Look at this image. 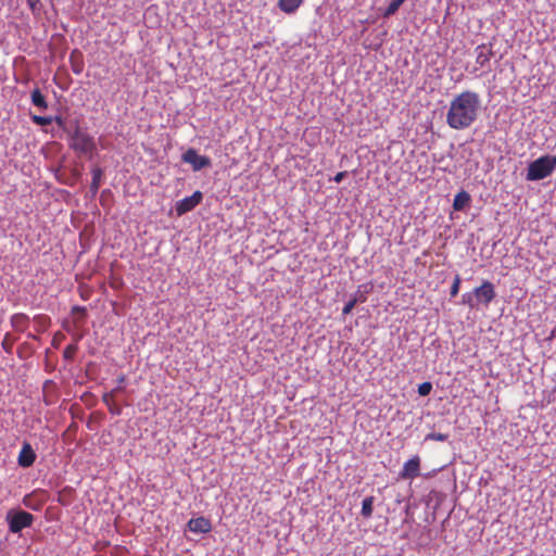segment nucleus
Returning a JSON list of instances; mask_svg holds the SVG:
<instances>
[{"label": "nucleus", "instance_id": "1a4fd4ad", "mask_svg": "<svg viewBox=\"0 0 556 556\" xmlns=\"http://www.w3.org/2000/svg\"><path fill=\"white\" fill-rule=\"evenodd\" d=\"M36 460V454L29 443H24L18 454V465L21 467H30Z\"/></svg>", "mask_w": 556, "mask_h": 556}, {"label": "nucleus", "instance_id": "5701e85b", "mask_svg": "<svg viewBox=\"0 0 556 556\" xmlns=\"http://www.w3.org/2000/svg\"><path fill=\"white\" fill-rule=\"evenodd\" d=\"M403 4L402 1L400 0H392L390 2V4L388 5V8L386 9L384 13H383V16L384 17H389L393 14L396 13V11L399 10V8Z\"/></svg>", "mask_w": 556, "mask_h": 556}, {"label": "nucleus", "instance_id": "a211bd4d", "mask_svg": "<svg viewBox=\"0 0 556 556\" xmlns=\"http://www.w3.org/2000/svg\"><path fill=\"white\" fill-rule=\"evenodd\" d=\"M91 174H92V181L90 185V190L92 191V193H97L101 186L103 170L99 166H94L91 169Z\"/></svg>", "mask_w": 556, "mask_h": 556}, {"label": "nucleus", "instance_id": "6e6552de", "mask_svg": "<svg viewBox=\"0 0 556 556\" xmlns=\"http://www.w3.org/2000/svg\"><path fill=\"white\" fill-rule=\"evenodd\" d=\"M420 470V458L419 456H413L404 463L403 468L400 472L401 479H414L419 476Z\"/></svg>", "mask_w": 556, "mask_h": 556}, {"label": "nucleus", "instance_id": "f3484780", "mask_svg": "<svg viewBox=\"0 0 556 556\" xmlns=\"http://www.w3.org/2000/svg\"><path fill=\"white\" fill-rule=\"evenodd\" d=\"M30 98H31V102L35 106H37L41 110L48 109V102H47L45 96L41 93L40 89H38V88L34 89L31 91Z\"/></svg>", "mask_w": 556, "mask_h": 556}, {"label": "nucleus", "instance_id": "c85d7f7f", "mask_svg": "<svg viewBox=\"0 0 556 556\" xmlns=\"http://www.w3.org/2000/svg\"><path fill=\"white\" fill-rule=\"evenodd\" d=\"M358 299L357 298H353L351 299L350 301H348L345 303V305L343 306V309H342V314L343 315H348L352 312V309L355 307L356 303H357Z\"/></svg>", "mask_w": 556, "mask_h": 556}, {"label": "nucleus", "instance_id": "0eeeda50", "mask_svg": "<svg viewBox=\"0 0 556 556\" xmlns=\"http://www.w3.org/2000/svg\"><path fill=\"white\" fill-rule=\"evenodd\" d=\"M476 300L479 304L488 306L495 298L494 285L490 281H483V283L473 289Z\"/></svg>", "mask_w": 556, "mask_h": 556}, {"label": "nucleus", "instance_id": "bb28decb", "mask_svg": "<svg viewBox=\"0 0 556 556\" xmlns=\"http://www.w3.org/2000/svg\"><path fill=\"white\" fill-rule=\"evenodd\" d=\"M460 283H462V279H460V276L459 275H456L455 278H454V281L451 286V291H450V294L452 298L456 296L459 292V288H460Z\"/></svg>", "mask_w": 556, "mask_h": 556}, {"label": "nucleus", "instance_id": "f03ea898", "mask_svg": "<svg viewBox=\"0 0 556 556\" xmlns=\"http://www.w3.org/2000/svg\"><path fill=\"white\" fill-rule=\"evenodd\" d=\"M556 168V156L542 155L531 162L527 170V180L536 181L552 175Z\"/></svg>", "mask_w": 556, "mask_h": 556}, {"label": "nucleus", "instance_id": "20e7f679", "mask_svg": "<svg viewBox=\"0 0 556 556\" xmlns=\"http://www.w3.org/2000/svg\"><path fill=\"white\" fill-rule=\"evenodd\" d=\"M9 530L12 533H18L23 529L28 528L34 522V516L25 510H18L14 514L9 513L7 516Z\"/></svg>", "mask_w": 556, "mask_h": 556}, {"label": "nucleus", "instance_id": "7ed1b4c3", "mask_svg": "<svg viewBox=\"0 0 556 556\" xmlns=\"http://www.w3.org/2000/svg\"><path fill=\"white\" fill-rule=\"evenodd\" d=\"M70 147L81 155L92 154L96 150L93 138L85 130L76 126L75 130L71 134Z\"/></svg>", "mask_w": 556, "mask_h": 556}, {"label": "nucleus", "instance_id": "f257e3e1", "mask_svg": "<svg viewBox=\"0 0 556 556\" xmlns=\"http://www.w3.org/2000/svg\"><path fill=\"white\" fill-rule=\"evenodd\" d=\"M480 109L481 99L479 93L472 90H464L451 100L446 112V124L454 130L469 128L478 118Z\"/></svg>", "mask_w": 556, "mask_h": 556}, {"label": "nucleus", "instance_id": "2eb2a0df", "mask_svg": "<svg viewBox=\"0 0 556 556\" xmlns=\"http://www.w3.org/2000/svg\"><path fill=\"white\" fill-rule=\"evenodd\" d=\"M70 62H71L72 71L75 74L78 75L83 72L84 63L81 61V53L78 50L72 51V53L70 55Z\"/></svg>", "mask_w": 556, "mask_h": 556}, {"label": "nucleus", "instance_id": "9b49d317", "mask_svg": "<svg viewBox=\"0 0 556 556\" xmlns=\"http://www.w3.org/2000/svg\"><path fill=\"white\" fill-rule=\"evenodd\" d=\"M11 326L15 331L24 332L29 326V317L24 313H16L11 317Z\"/></svg>", "mask_w": 556, "mask_h": 556}, {"label": "nucleus", "instance_id": "dca6fc26", "mask_svg": "<svg viewBox=\"0 0 556 556\" xmlns=\"http://www.w3.org/2000/svg\"><path fill=\"white\" fill-rule=\"evenodd\" d=\"M470 202V195L466 191L458 192L453 200V208L462 211Z\"/></svg>", "mask_w": 556, "mask_h": 556}, {"label": "nucleus", "instance_id": "ddd939ff", "mask_svg": "<svg viewBox=\"0 0 556 556\" xmlns=\"http://www.w3.org/2000/svg\"><path fill=\"white\" fill-rule=\"evenodd\" d=\"M476 63L481 67L485 66L493 55L492 49L486 48L484 45L478 46L476 48Z\"/></svg>", "mask_w": 556, "mask_h": 556}, {"label": "nucleus", "instance_id": "f8f14e48", "mask_svg": "<svg viewBox=\"0 0 556 556\" xmlns=\"http://www.w3.org/2000/svg\"><path fill=\"white\" fill-rule=\"evenodd\" d=\"M121 389H122L121 387H116L111 392L104 393L102 396L103 403L108 406L110 413H112L114 415H119L122 412L121 407L117 406L113 401L114 396L116 395L117 392H119Z\"/></svg>", "mask_w": 556, "mask_h": 556}, {"label": "nucleus", "instance_id": "6ab92c4d", "mask_svg": "<svg viewBox=\"0 0 556 556\" xmlns=\"http://www.w3.org/2000/svg\"><path fill=\"white\" fill-rule=\"evenodd\" d=\"M374 501H375L374 496H368L363 500L362 510H361V514L363 517H365V518L371 517L372 510H374Z\"/></svg>", "mask_w": 556, "mask_h": 556}, {"label": "nucleus", "instance_id": "423d86ee", "mask_svg": "<svg viewBox=\"0 0 556 556\" xmlns=\"http://www.w3.org/2000/svg\"><path fill=\"white\" fill-rule=\"evenodd\" d=\"M203 194L201 191H194L190 197H186L176 203V213L181 216L192 211L197 205L201 203Z\"/></svg>", "mask_w": 556, "mask_h": 556}, {"label": "nucleus", "instance_id": "a878e982", "mask_svg": "<svg viewBox=\"0 0 556 556\" xmlns=\"http://www.w3.org/2000/svg\"><path fill=\"white\" fill-rule=\"evenodd\" d=\"M77 350L78 348L76 344H68L63 351V357L67 361H72L75 357Z\"/></svg>", "mask_w": 556, "mask_h": 556}, {"label": "nucleus", "instance_id": "b1692460", "mask_svg": "<svg viewBox=\"0 0 556 556\" xmlns=\"http://www.w3.org/2000/svg\"><path fill=\"white\" fill-rule=\"evenodd\" d=\"M31 121L39 126L50 125L53 122V116H39L33 115Z\"/></svg>", "mask_w": 556, "mask_h": 556}, {"label": "nucleus", "instance_id": "473e14b6", "mask_svg": "<svg viewBox=\"0 0 556 556\" xmlns=\"http://www.w3.org/2000/svg\"><path fill=\"white\" fill-rule=\"evenodd\" d=\"M63 338H64V336L61 332L55 333L54 337H53V340H52V344L54 346H58L60 340L63 339Z\"/></svg>", "mask_w": 556, "mask_h": 556}, {"label": "nucleus", "instance_id": "72a5a7b5", "mask_svg": "<svg viewBox=\"0 0 556 556\" xmlns=\"http://www.w3.org/2000/svg\"><path fill=\"white\" fill-rule=\"evenodd\" d=\"M125 380H126V378H125V376H124V375H121V376L118 377V379H117V382H118V386H117V387H121V388H122V389L119 390V392L124 390L123 383L125 382Z\"/></svg>", "mask_w": 556, "mask_h": 556}, {"label": "nucleus", "instance_id": "39448f33", "mask_svg": "<svg viewBox=\"0 0 556 556\" xmlns=\"http://www.w3.org/2000/svg\"><path fill=\"white\" fill-rule=\"evenodd\" d=\"M182 161L192 166L193 170H200L202 168L211 166V160L208 156L200 155L194 149H188L182 154Z\"/></svg>", "mask_w": 556, "mask_h": 556}, {"label": "nucleus", "instance_id": "412c9836", "mask_svg": "<svg viewBox=\"0 0 556 556\" xmlns=\"http://www.w3.org/2000/svg\"><path fill=\"white\" fill-rule=\"evenodd\" d=\"M462 303L468 306L469 308H476L479 305V303L476 300V294L473 291L464 293L462 295Z\"/></svg>", "mask_w": 556, "mask_h": 556}, {"label": "nucleus", "instance_id": "4be33fe9", "mask_svg": "<svg viewBox=\"0 0 556 556\" xmlns=\"http://www.w3.org/2000/svg\"><path fill=\"white\" fill-rule=\"evenodd\" d=\"M72 313H73V315H76V317L74 318V323L76 325H79L85 319V317L87 315V309L84 306L76 305L72 308Z\"/></svg>", "mask_w": 556, "mask_h": 556}, {"label": "nucleus", "instance_id": "2f4dec72", "mask_svg": "<svg viewBox=\"0 0 556 556\" xmlns=\"http://www.w3.org/2000/svg\"><path fill=\"white\" fill-rule=\"evenodd\" d=\"M346 173L345 172H339L336 174V176L333 177V181L339 184L343 180V178L345 177Z\"/></svg>", "mask_w": 556, "mask_h": 556}, {"label": "nucleus", "instance_id": "aec40b11", "mask_svg": "<svg viewBox=\"0 0 556 556\" xmlns=\"http://www.w3.org/2000/svg\"><path fill=\"white\" fill-rule=\"evenodd\" d=\"M34 323L37 327L38 331H45L51 324L50 317L47 315H36L34 317Z\"/></svg>", "mask_w": 556, "mask_h": 556}, {"label": "nucleus", "instance_id": "7c9ffc66", "mask_svg": "<svg viewBox=\"0 0 556 556\" xmlns=\"http://www.w3.org/2000/svg\"><path fill=\"white\" fill-rule=\"evenodd\" d=\"M53 122L63 130H66V123L62 116H54Z\"/></svg>", "mask_w": 556, "mask_h": 556}, {"label": "nucleus", "instance_id": "4468645a", "mask_svg": "<svg viewBox=\"0 0 556 556\" xmlns=\"http://www.w3.org/2000/svg\"><path fill=\"white\" fill-rule=\"evenodd\" d=\"M304 0H278V8L287 13H294L303 3Z\"/></svg>", "mask_w": 556, "mask_h": 556}, {"label": "nucleus", "instance_id": "c756f323", "mask_svg": "<svg viewBox=\"0 0 556 556\" xmlns=\"http://www.w3.org/2000/svg\"><path fill=\"white\" fill-rule=\"evenodd\" d=\"M448 438L447 434L445 433H435V432H432V433H429L427 437H426V440H433V441H440V442H443V441H446Z\"/></svg>", "mask_w": 556, "mask_h": 556}, {"label": "nucleus", "instance_id": "9d476101", "mask_svg": "<svg viewBox=\"0 0 556 556\" xmlns=\"http://www.w3.org/2000/svg\"><path fill=\"white\" fill-rule=\"evenodd\" d=\"M187 526L194 533H208L212 530L211 521L205 517L192 518Z\"/></svg>", "mask_w": 556, "mask_h": 556}, {"label": "nucleus", "instance_id": "393cba45", "mask_svg": "<svg viewBox=\"0 0 556 556\" xmlns=\"http://www.w3.org/2000/svg\"><path fill=\"white\" fill-rule=\"evenodd\" d=\"M14 342L15 339L10 333H5L1 344L5 352L11 353Z\"/></svg>", "mask_w": 556, "mask_h": 556}, {"label": "nucleus", "instance_id": "cd10ccee", "mask_svg": "<svg viewBox=\"0 0 556 556\" xmlns=\"http://www.w3.org/2000/svg\"><path fill=\"white\" fill-rule=\"evenodd\" d=\"M431 390H432L431 382L426 381L418 386V393L421 396H427L428 394H430Z\"/></svg>", "mask_w": 556, "mask_h": 556}]
</instances>
